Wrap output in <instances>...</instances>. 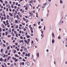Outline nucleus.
<instances>
[{
	"mask_svg": "<svg viewBox=\"0 0 67 67\" xmlns=\"http://www.w3.org/2000/svg\"><path fill=\"white\" fill-rule=\"evenodd\" d=\"M3 41L4 42V43H5V41L4 40H3Z\"/></svg>",
	"mask_w": 67,
	"mask_h": 67,
	"instance_id": "obj_60",
	"label": "nucleus"
},
{
	"mask_svg": "<svg viewBox=\"0 0 67 67\" xmlns=\"http://www.w3.org/2000/svg\"><path fill=\"white\" fill-rule=\"evenodd\" d=\"M10 58H11L10 56L8 57L7 58V61H8V60H9V59H10Z\"/></svg>",
	"mask_w": 67,
	"mask_h": 67,
	"instance_id": "obj_1",
	"label": "nucleus"
},
{
	"mask_svg": "<svg viewBox=\"0 0 67 67\" xmlns=\"http://www.w3.org/2000/svg\"><path fill=\"white\" fill-rule=\"evenodd\" d=\"M30 55V53H29L28 54V57H29Z\"/></svg>",
	"mask_w": 67,
	"mask_h": 67,
	"instance_id": "obj_35",
	"label": "nucleus"
},
{
	"mask_svg": "<svg viewBox=\"0 0 67 67\" xmlns=\"http://www.w3.org/2000/svg\"><path fill=\"white\" fill-rule=\"evenodd\" d=\"M31 36H33V34H31Z\"/></svg>",
	"mask_w": 67,
	"mask_h": 67,
	"instance_id": "obj_37",
	"label": "nucleus"
},
{
	"mask_svg": "<svg viewBox=\"0 0 67 67\" xmlns=\"http://www.w3.org/2000/svg\"><path fill=\"white\" fill-rule=\"evenodd\" d=\"M27 51H26L25 52V54H26L25 55V56H27Z\"/></svg>",
	"mask_w": 67,
	"mask_h": 67,
	"instance_id": "obj_7",
	"label": "nucleus"
},
{
	"mask_svg": "<svg viewBox=\"0 0 67 67\" xmlns=\"http://www.w3.org/2000/svg\"><path fill=\"white\" fill-rule=\"evenodd\" d=\"M5 55H4L3 56V57H4H4H5Z\"/></svg>",
	"mask_w": 67,
	"mask_h": 67,
	"instance_id": "obj_56",
	"label": "nucleus"
},
{
	"mask_svg": "<svg viewBox=\"0 0 67 67\" xmlns=\"http://www.w3.org/2000/svg\"><path fill=\"white\" fill-rule=\"evenodd\" d=\"M0 2H1L2 4H3V1L2 0H0Z\"/></svg>",
	"mask_w": 67,
	"mask_h": 67,
	"instance_id": "obj_18",
	"label": "nucleus"
},
{
	"mask_svg": "<svg viewBox=\"0 0 67 67\" xmlns=\"http://www.w3.org/2000/svg\"><path fill=\"white\" fill-rule=\"evenodd\" d=\"M5 4H8V2H7V1H5Z\"/></svg>",
	"mask_w": 67,
	"mask_h": 67,
	"instance_id": "obj_14",
	"label": "nucleus"
},
{
	"mask_svg": "<svg viewBox=\"0 0 67 67\" xmlns=\"http://www.w3.org/2000/svg\"><path fill=\"white\" fill-rule=\"evenodd\" d=\"M36 16L37 17V18H38V15L37 13H36Z\"/></svg>",
	"mask_w": 67,
	"mask_h": 67,
	"instance_id": "obj_26",
	"label": "nucleus"
},
{
	"mask_svg": "<svg viewBox=\"0 0 67 67\" xmlns=\"http://www.w3.org/2000/svg\"><path fill=\"white\" fill-rule=\"evenodd\" d=\"M4 20H6V17H5V16L4 17Z\"/></svg>",
	"mask_w": 67,
	"mask_h": 67,
	"instance_id": "obj_50",
	"label": "nucleus"
},
{
	"mask_svg": "<svg viewBox=\"0 0 67 67\" xmlns=\"http://www.w3.org/2000/svg\"><path fill=\"white\" fill-rule=\"evenodd\" d=\"M9 14L10 16H12L13 15L11 13H9Z\"/></svg>",
	"mask_w": 67,
	"mask_h": 67,
	"instance_id": "obj_5",
	"label": "nucleus"
},
{
	"mask_svg": "<svg viewBox=\"0 0 67 67\" xmlns=\"http://www.w3.org/2000/svg\"><path fill=\"white\" fill-rule=\"evenodd\" d=\"M12 11L13 12H14V11H15V9H13V10H12Z\"/></svg>",
	"mask_w": 67,
	"mask_h": 67,
	"instance_id": "obj_45",
	"label": "nucleus"
},
{
	"mask_svg": "<svg viewBox=\"0 0 67 67\" xmlns=\"http://www.w3.org/2000/svg\"><path fill=\"white\" fill-rule=\"evenodd\" d=\"M8 8H6V10H7V11H8Z\"/></svg>",
	"mask_w": 67,
	"mask_h": 67,
	"instance_id": "obj_63",
	"label": "nucleus"
},
{
	"mask_svg": "<svg viewBox=\"0 0 67 67\" xmlns=\"http://www.w3.org/2000/svg\"><path fill=\"white\" fill-rule=\"evenodd\" d=\"M15 57H19V56H18V55L17 54H15Z\"/></svg>",
	"mask_w": 67,
	"mask_h": 67,
	"instance_id": "obj_11",
	"label": "nucleus"
},
{
	"mask_svg": "<svg viewBox=\"0 0 67 67\" xmlns=\"http://www.w3.org/2000/svg\"><path fill=\"white\" fill-rule=\"evenodd\" d=\"M28 18L29 19H32V16H29Z\"/></svg>",
	"mask_w": 67,
	"mask_h": 67,
	"instance_id": "obj_6",
	"label": "nucleus"
},
{
	"mask_svg": "<svg viewBox=\"0 0 67 67\" xmlns=\"http://www.w3.org/2000/svg\"><path fill=\"white\" fill-rule=\"evenodd\" d=\"M16 53V50H15L14 51V53Z\"/></svg>",
	"mask_w": 67,
	"mask_h": 67,
	"instance_id": "obj_31",
	"label": "nucleus"
},
{
	"mask_svg": "<svg viewBox=\"0 0 67 67\" xmlns=\"http://www.w3.org/2000/svg\"><path fill=\"white\" fill-rule=\"evenodd\" d=\"M14 34H16V32L15 31H14Z\"/></svg>",
	"mask_w": 67,
	"mask_h": 67,
	"instance_id": "obj_39",
	"label": "nucleus"
},
{
	"mask_svg": "<svg viewBox=\"0 0 67 67\" xmlns=\"http://www.w3.org/2000/svg\"><path fill=\"white\" fill-rule=\"evenodd\" d=\"M20 51H21V52H23V49H21L20 50Z\"/></svg>",
	"mask_w": 67,
	"mask_h": 67,
	"instance_id": "obj_53",
	"label": "nucleus"
},
{
	"mask_svg": "<svg viewBox=\"0 0 67 67\" xmlns=\"http://www.w3.org/2000/svg\"><path fill=\"white\" fill-rule=\"evenodd\" d=\"M23 19L24 21H26V19H25L24 18H23Z\"/></svg>",
	"mask_w": 67,
	"mask_h": 67,
	"instance_id": "obj_20",
	"label": "nucleus"
},
{
	"mask_svg": "<svg viewBox=\"0 0 67 67\" xmlns=\"http://www.w3.org/2000/svg\"><path fill=\"white\" fill-rule=\"evenodd\" d=\"M18 22H20V21H21V19H20V18H18Z\"/></svg>",
	"mask_w": 67,
	"mask_h": 67,
	"instance_id": "obj_4",
	"label": "nucleus"
},
{
	"mask_svg": "<svg viewBox=\"0 0 67 67\" xmlns=\"http://www.w3.org/2000/svg\"><path fill=\"white\" fill-rule=\"evenodd\" d=\"M52 42L53 44V43H54V42H55V41H54V40L52 39Z\"/></svg>",
	"mask_w": 67,
	"mask_h": 67,
	"instance_id": "obj_10",
	"label": "nucleus"
},
{
	"mask_svg": "<svg viewBox=\"0 0 67 67\" xmlns=\"http://www.w3.org/2000/svg\"><path fill=\"white\" fill-rule=\"evenodd\" d=\"M26 43H27V44H29V41H27Z\"/></svg>",
	"mask_w": 67,
	"mask_h": 67,
	"instance_id": "obj_43",
	"label": "nucleus"
},
{
	"mask_svg": "<svg viewBox=\"0 0 67 67\" xmlns=\"http://www.w3.org/2000/svg\"><path fill=\"white\" fill-rule=\"evenodd\" d=\"M26 37H27V38H29V37H30V36H26Z\"/></svg>",
	"mask_w": 67,
	"mask_h": 67,
	"instance_id": "obj_42",
	"label": "nucleus"
},
{
	"mask_svg": "<svg viewBox=\"0 0 67 67\" xmlns=\"http://www.w3.org/2000/svg\"><path fill=\"white\" fill-rule=\"evenodd\" d=\"M1 20H3V17H2L1 18Z\"/></svg>",
	"mask_w": 67,
	"mask_h": 67,
	"instance_id": "obj_34",
	"label": "nucleus"
},
{
	"mask_svg": "<svg viewBox=\"0 0 67 67\" xmlns=\"http://www.w3.org/2000/svg\"><path fill=\"white\" fill-rule=\"evenodd\" d=\"M9 49H10V47L8 46L7 47V49L9 50Z\"/></svg>",
	"mask_w": 67,
	"mask_h": 67,
	"instance_id": "obj_15",
	"label": "nucleus"
},
{
	"mask_svg": "<svg viewBox=\"0 0 67 67\" xmlns=\"http://www.w3.org/2000/svg\"><path fill=\"white\" fill-rule=\"evenodd\" d=\"M7 34H8V32H6L5 33V35L6 36H7Z\"/></svg>",
	"mask_w": 67,
	"mask_h": 67,
	"instance_id": "obj_17",
	"label": "nucleus"
},
{
	"mask_svg": "<svg viewBox=\"0 0 67 67\" xmlns=\"http://www.w3.org/2000/svg\"><path fill=\"white\" fill-rule=\"evenodd\" d=\"M16 18H19V15H17V16H16Z\"/></svg>",
	"mask_w": 67,
	"mask_h": 67,
	"instance_id": "obj_29",
	"label": "nucleus"
},
{
	"mask_svg": "<svg viewBox=\"0 0 67 67\" xmlns=\"http://www.w3.org/2000/svg\"><path fill=\"white\" fill-rule=\"evenodd\" d=\"M20 38L21 39H23V37L22 36H20Z\"/></svg>",
	"mask_w": 67,
	"mask_h": 67,
	"instance_id": "obj_27",
	"label": "nucleus"
},
{
	"mask_svg": "<svg viewBox=\"0 0 67 67\" xmlns=\"http://www.w3.org/2000/svg\"><path fill=\"white\" fill-rule=\"evenodd\" d=\"M16 37H18V34H16Z\"/></svg>",
	"mask_w": 67,
	"mask_h": 67,
	"instance_id": "obj_25",
	"label": "nucleus"
},
{
	"mask_svg": "<svg viewBox=\"0 0 67 67\" xmlns=\"http://www.w3.org/2000/svg\"><path fill=\"white\" fill-rule=\"evenodd\" d=\"M12 58H13V59L14 60H15L16 59V58H14V57H13Z\"/></svg>",
	"mask_w": 67,
	"mask_h": 67,
	"instance_id": "obj_16",
	"label": "nucleus"
},
{
	"mask_svg": "<svg viewBox=\"0 0 67 67\" xmlns=\"http://www.w3.org/2000/svg\"><path fill=\"white\" fill-rule=\"evenodd\" d=\"M23 42H24L23 40H22L20 41L19 42L20 43H21H21H23Z\"/></svg>",
	"mask_w": 67,
	"mask_h": 67,
	"instance_id": "obj_9",
	"label": "nucleus"
},
{
	"mask_svg": "<svg viewBox=\"0 0 67 67\" xmlns=\"http://www.w3.org/2000/svg\"><path fill=\"white\" fill-rule=\"evenodd\" d=\"M2 31V29H1V28H0V32H1Z\"/></svg>",
	"mask_w": 67,
	"mask_h": 67,
	"instance_id": "obj_46",
	"label": "nucleus"
},
{
	"mask_svg": "<svg viewBox=\"0 0 67 67\" xmlns=\"http://www.w3.org/2000/svg\"><path fill=\"white\" fill-rule=\"evenodd\" d=\"M16 29H18V25H17L16 26Z\"/></svg>",
	"mask_w": 67,
	"mask_h": 67,
	"instance_id": "obj_23",
	"label": "nucleus"
},
{
	"mask_svg": "<svg viewBox=\"0 0 67 67\" xmlns=\"http://www.w3.org/2000/svg\"><path fill=\"white\" fill-rule=\"evenodd\" d=\"M60 4H62V3H63V2L62 0H60Z\"/></svg>",
	"mask_w": 67,
	"mask_h": 67,
	"instance_id": "obj_8",
	"label": "nucleus"
},
{
	"mask_svg": "<svg viewBox=\"0 0 67 67\" xmlns=\"http://www.w3.org/2000/svg\"><path fill=\"white\" fill-rule=\"evenodd\" d=\"M27 65L28 66H29L30 65V63L29 62L27 63Z\"/></svg>",
	"mask_w": 67,
	"mask_h": 67,
	"instance_id": "obj_19",
	"label": "nucleus"
},
{
	"mask_svg": "<svg viewBox=\"0 0 67 67\" xmlns=\"http://www.w3.org/2000/svg\"><path fill=\"white\" fill-rule=\"evenodd\" d=\"M15 22L17 23H18V20H15Z\"/></svg>",
	"mask_w": 67,
	"mask_h": 67,
	"instance_id": "obj_28",
	"label": "nucleus"
},
{
	"mask_svg": "<svg viewBox=\"0 0 67 67\" xmlns=\"http://www.w3.org/2000/svg\"><path fill=\"white\" fill-rule=\"evenodd\" d=\"M38 7H41V4L39 5H38Z\"/></svg>",
	"mask_w": 67,
	"mask_h": 67,
	"instance_id": "obj_64",
	"label": "nucleus"
},
{
	"mask_svg": "<svg viewBox=\"0 0 67 67\" xmlns=\"http://www.w3.org/2000/svg\"><path fill=\"white\" fill-rule=\"evenodd\" d=\"M14 9H16V6H15L14 7Z\"/></svg>",
	"mask_w": 67,
	"mask_h": 67,
	"instance_id": "obj_61",
	"label": "nucleus"
},
{
	"mask_svg": "<svg viewBox=\"0 0 67 67\" xmlns=\"http://www.w3.org/2000/svg\"><path fill=\"white\" fill-rule=\"evenodd\" d=\"M15 4H16V5H18V3H15Z\"/></svg>",
	"mask_w": 67,
	"mask_h": 67,
	"instance_id": "obj_55",
	"label": "nucleus"
},
{
	"mask_svg": "<svg viewBox=\"0 0 67 67\" xmlns=\"http://www.w3.org/2000/svg\"><path fill=\"white\" fill-rule=\"evenodd\" d=\"M38 25H40V22L39 21L38 22Z\"/></svg>",
	"mask_w": 67,
	"mask_h": 67,
	"instance_id": "obj_51",
	"label": "nucleus"
},
{
	"mask_svg": "<svg viewBox=\"0 0 67 67\" xmlns=\"http://www.w3.org/2000/svg\"><path fill=\"white\" fill-rule=\"evenodd\" d=\"M11 7L12 8H13V4H12L11 5Z\"/></svg>",
	"mask_w": 67,
	"mask_h": 67,
	"instance_id": "obj_33",
	"label": "nucleus"
},
{
	"mask_svg": "<svg viewBox=\"0 0 67 67\" xmlns=\"http://www.w3.org/2000/svg\"><path fill=\"white\" fill-rule=\"evenodd\" d=\"M9 18H10V17L8 15L7 16V19H9Z\"/></svg>",
	"mask_w": 67,
	"mask_h": 67,
	"instance_id": "obj_13",
	"label": "nucleus"
},
{
	"mask_svg": "<svg viewBox=\"0 0 67 67\" xmlns=\"http://www.w3.org/2000/svg\"><path fill=\"white\" fill-rule=\"evenodd\" d=\"M19 29H20V30H21V29H22V28L21 27H19Z\"/></svg>",
	"mask_w": 67,
	"mask_h": 67,
	"instance_id": "obj_40",
	"label": "nucleus"
},
{
	"mask_svg": "<svg viewBox=\"0 0 67 67\" xmlns=\"http://www.w3.org/2000/svg\"><path fill=\"white\" fill-rule=\"evenodd\" d=\"M35 45V43H34L33 45V47H34Z\"/></svg>",
	"mask_w": 67,
	"mask_h": 67,
	"instance_id": "obj_52",
	"label": "nucleus"
},
{
	"mask_svg": "<svg viewBox=\"0 0 67 67\" xmlns=\"http://www.w3.org/2000/svg\"><path fill=\"white\" fill-rule=\"evenodd\" d=\"M28 42H30V39H28Z\"/></svg>",
	"mask_w": 67,
	"mask_h": 67,
	"instance_id": "obj_49",
	"label": "nucleus"
},
{
	"mask_svg": "<svg viewBox=\"0 0 67 67\" xmlns=\"http://www.w3.org/2000/svg\"><path fill=\"white\" fill-rule=\"evenodd\" d=\"M41 28H42V27H41V26H39V29H41Z\"/></svg>",
	"mask_w": 67,
	"mask_h": 67,
	"instance_id": "obj_36",
	"label": "nucleus"
},
{
	"mask_svg": "<svg viewBox=\"0 0 67 67\" xmlns=\"http://www.w3.org/2000/svg\"><path fill=\"white\" fill-rule=\"evenodd\" d=\"M2 52H3V49H1V53H2Z\"/></svg>",
	"mask_w": 67,
	"mask_h": 67,
	"instance_id": "obj_24",
	"label": "nucleus"
},
{
	"mask_svg": "<svg viewBox=\"0 0 67 67\" xmlns=\"http://www.w3.org/2000/svg\"><path fill=\"white\" fill-rule=\"evenodd\" d=\"M31 33H33V30H31Z\"/></svg>",
	"mask_w": 67,
	"mask_h": 67,
	"instance_id": "obj_62",
	"label": "nucleus"
},
{
	"mask_svg": "<svg viewBox=\"0 0 67 67\" xmlns=\"http://www.w3.org/2000/svg\"><path fill=\"white\" fill-rule=\"evenodd\" d=\"M17 61H18V59H16L15 60V62H17Z\"/></svg>",
	"mask_w": 67,
	"mask_h": 67,
	"instance_id": "obj_30",
	"label": "nucleus"
},
{
	"mask_svg": "<svg viewBox=\"0 0 67 67\" xmlns=\"http://www.w3.org/2000/svg\"><path fill=\"white\" fill-rule=\"evenodd\" d=\"M30 30H31V31L33 30V28H32V27H31Z\"/></svg>",
	"mask_w": 67,
	"mask_h": 67,
	"instance_id": "obj_32",
	"label": "nucleus"
},
{
	"mask_svg": "<svg viewBox=\"0 0 67 67\" xmlns=\"http://www.w3.org/2000/svg\"><path fill=\"white\" fill-rule=\"evenodd\" d=\"M21 48H24V47L23 46L22 47H21Z\"/></svg>",
	"mask_w": 67,
	"mask_h": 67,
	"instance_id": "obj_59",
	"label": "nucleus"
},
{
	"mask_svg": "<svg viewBox=\"0 0 67 67\" xmlns=\"http://www.w3.org/2000/svg\"><path fill=\"white\" fill-rule=\"evenodd\" d=\"M34 26H36V24H34Z\"/></svg>",
	"mask_w": 67,
	"mask_h": 67,
	"instance_id": "obj_58",
	"label": "nucleus"
},
{
	"mask_svg": "<svg viewBox=\"0 0 67 67\" xmlns=\"http://www.w3.org/2000/svg\"><path fill=\"white\" fill-rule=\"evenodd\" d=\"M33 55H32V59H33Z\"/></svg>",
	"mask_w": 67,
	"mask_h": 67,
	"instance_id": "obj_38",
	"label": "nucleus"
},
{
	"mask_svg": "<svg viewBox=\"0 0 67 67\" xmlns=\"http://www.w3.org/2000/svg\"><path fill=\"white\" fill-rule=\"evenodd\" d=\"M7 37H11V35H8L7 36Z\"/></svg>",
	"mask_w": 67,
	"mask_h": 67,
	"instance_id": "obj_22",
	"label": "nucleus"
},
{
	"mask_svg": "<svg viewBox=\"0 0 67 67\" xmlns=\"http://www.w3.org/2000/svg\"><path fill=\"white\" fill-rule=\"evenodd\" d=\"M4 60V59H2V58H1L0 59V61H1V62H3Z\"/></svg>",
	"mask_w": 67,
	"mask_h": 67,
	"instance_id": "obj_3",
	"label": "nucleus"
},
{
	"mask_svg": "<svg viewBox=\"0 0 67 67\" xmlns=\"http://www.w3.org/2000/svg\"><path fill=\"white\" fill-rule=\"evenodd\" d=\"M6 7L9 8H10V4H8V5H6Z\"/></svg>",
	"mask_w": 67,
	"mask_h": 67,
	"instance_id": "obj_2",
	"label": "nucleus"
},
{
	"mask_svg": "<svg viewBox=\"0 0 67 67\" xmlns=\"http://www.w3.org/2000/svg\"><path fill=\"white\" fill-rule=\"evenodd\" d=\"M41 21L43 22V19H42L41 20Z\"/></svg>",
	"mask_w": 67,
	"mask_h": 67,
	"instance_id": "obj_48",
	"label": "nucleus"
},
{
	"mask_svg": "<svg viewBox=\"0 0 67 67\" xmlns=\"http://www.w3.org/2000/svg\"><path fill=\"white\" fill-rule=\"evenodd\" d=\"M52 35L53 37L55 36H54V33L53 32L52 33Z\"/></svg>",
	"mask_w": 67,
	"mask_h": 67,
	"instance_id": "obj_21",
	"label": "nucleus"
},
{
	"mask_svg": "<svg viewBox=\"0 0 67 67\" xmlns=\"http://www.w3.org/2000/svg\"><path fill=\"white\" fill-rule=\"evenodd\" d=\"M24 51H26V50L27 49L26 48H24Z\"/></svg>",
	"mask_w": 67,
	"mask_h": 67,
	"instance_id": "obj_41",
	"label": "nucleus"
},
{
	"mask_svg": "<svg viewBox=\"0 0 67 67\" xmlns=\"http://www.w3.org/2000/svg\"><path fill=\"white\" fill-rule=\"evenodd\" d=\"M12 3V2L10 1L9 2V3L10 4H11V3Z\"/></svg>",
	"mask_w": 67,
	"mask_h": 67,
	"instance_id": "obj_57",
	"label": "nucleus"
},
{
	"mask_svg": "<svg viewBox=\"0 0 67 67\" xmlns=\"http://www.w3.org/2000/svg\"><path fill=\"white\" fill-rule=\"evenodd\" d=\"M3 46L4 47H5V44H3Z\"/></svg>",
	"mask_w": 67,
	"mask_h": 67,
	"instance_id": "obj_44",
	"label": "nucleus"
},
{
	"mask_svg": "<svg viewBox=\"0 0 67 67\" xmlns=\"http://www.w3.org/2000/svg\"><path fill=\"white\" fill-rule=\"evenodd\" d=\"M37 57H39V53H38L37 54Z\"/></svg>",
	"mask_w": 67,
	"mask_h": 67,
	"instance_id": "obj_12",
	"label": "nucleus"
},
{
	"mask_svg": "<svg viewBox=\"0 0 67 67\" xmlns=\"http://www.w3.org/2000/svg\"><path fill=\"white\" fill-rule=\"evenodd\" d=\"M23 60V61H24V62H25V61H26V60H24V59Z\"/></svg>",
	"mask_w": 67,
	"mask_h": 67,
	"instance_id": "obj_47",
	"label": "nucleus"
},
{
	"mask_svg": "<svg viewBox=\"0 0 67 67\" xmlns=\"http://www.w3.org/2000/svg\"><path fill=\"white\" fill-rule=\"evenodd\" d=\"M6 61H7V59H5L4 60V62H6Z\"/></svg>",
	"mask_w": 67,
	"mask_h": 67,
	"instance_id": "obj_54",
	"label": "nucleus"
}]
</instances>
